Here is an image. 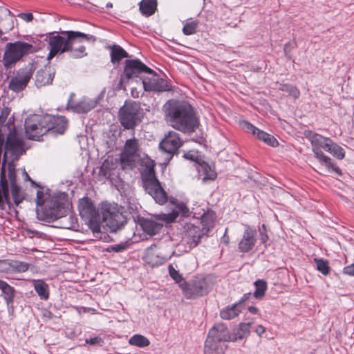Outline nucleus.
Masks as SVG:
<instances>
[{
    "mask_svg": "<svg viewBox=\"0 0 354 354\" xmlns=\"http://www.w3.org/2000/svg\"><path fill=\"white\" fill-rule=\"evenodd\" d=\"M105 174L106 175L108 174L109 176H111V172H109V173H106Z\"/></svg>",
    "mask_w": 354,
    "mask_h": 354,
    "instance_id": "obj_60",
    "label": "nucleus"
},
{
    "mask_svg": "<svg viewBox=\"0 0 354 354\" xmlns=\"http://www.w3.org/2000/svg\"><path fill=\"white\" fill-rule=\"evenodd\" d=\"M18 17L27 22L31 21L33 19L32 14L29 13V12L28 13H20V14H19Z\"/></svg>",
    "mask_w": 354,
    "mask_h": 354,
    "instance_id": "obj_48",
    "label": "nucleus"
},
{
    "mask_svg": "<svg viewBox=\"0 0 354 354\" xmlns=\"http://www.w3.org/2000/svg\"><path fill=\"white\" fill-rule=\"evenodd\" d=\"M241 312V302L233 304L232 306H228L221 310L220 316L224 319H232L237 317Z\"/></svg>",
    "mask_w": 354,
    "mask_h": 354,
    "instance_id": "obj_30",
    "label": "nucleus"
},
{
    "mask_svg": "<svg viewBox=\"0 0 354 354\" xmlns=\"http://www.w3.org/2000/svg\"><path fill=\"white\" fill-rule=\"evenodd\" d=\"M211 285L202 277H195L182 285V292L187 299H194L207 295L211 290Z\"/></svg>",
    "mask_w": 354,
    "mask_h": 354,
    "instance_id": "obj_8",
    "label": "nucleus"
},
{
    "mask_svg": "<svg viewBox=\"0 0 354 354\" xmlns=\"http://www.w3.org/2000/svg\"><path fill=\"white\" fill-rule=\"evenodd\" d=\"M248 310L252 313V314H257L259 313V309L254 306H250L248 308Z\"/></svg>",
    "mask_w": 354,
    "mask_h": 354,
    "instance_id": "obj_55",
    "label": "nucleus"
},
{
    "mask_svg": "<svg viewBox=\"0 0 354 354\" xmlns=\"http://www.w3.org/2000/svg\"><path fill=\"white\" fill-rule=\"evenodd\" d=\"M310 140L313 152L314 149H320L321 148L327 151L332 141L330 138L322 136L317 133L313 134L310 138Z\"/></svg>",
    "mask_w": 354,
    "mask_h": 354,
    "instance_id": "obj_29",
    "label": "nucleus"
},
{
    "mask_svg": "<svg viewBox=\"0 0 354 354\" xmlns=\"http://www.w3.org/2000/svg\"><path fill=\"white\" fill-rule=\"evenodd\" d=\"M230 341V334L223 324H215L209 330L205 342L204 354H224L226 342Z\"/></svg>",
    "mask_w": 354,
    "mask_h": 354,
    "instance_id": "obj_5",
    "label": "nucleus"
},
{
    "mask_svg": "<svg viewBox=\"0 0 354 354\" xmlns=\"http://www.w3.org/2000/svg\"><path fill=\"white\" fill-rule=\"evenodd\" d=\"M165 118L171 127L184 133L193 132L198 124L193 108L185 102L169 101Z\"/></svg>",
    "mask_w": 354,
    "mask_h": 354,
    "instance_id": "obj_3",
    "label": "nucleus"
},
{
    "mask_svg": "<svg viewBox=\"0 0 354 354\" xmlns=\"http://www.w3.org/2000/svg\"><path fill=\"white\" fill-rule=\"evenodd\" d=\"M23 174H24L26 180H31L30 178L29 177L28 174L26 173V171H24Z\"/></svg>",
    "mask_w": 354,
    "mask_h": 354,
    "instance_id": "obj_57",
    "label": "nucleus"
},
{
    "mask_svg": "<svg viewBox=\"0 0 354 354\" xmlns=\"http://www.w3.org/2000/svg\"><path fill=\"white\" fill-rule=\"evenodd\" d=\"M281 91L288 93L294 98H297L299 96V91L294 86L290 84H282L279 88Z\"/></svg>",
    "mask_w": 354,
    "mask_h": 354,
    "instance_id": "obj_43",
    "label": "nucleus"
},
{
    "mask_svg": "<svg viewBox=\"0 0 354 354\" xmlns=\"http://www.w3.org/2000/svg\"><path fill=\"white\" fill-rule=\"evenodd\" d=\"M33 73L32 66H28L20 71L9 82V88L15 92H19L26 88Z\"/></svg>",
    "mask_w": 354,
    "mask_h": 354,
    "instance_id": "obj_16",
    "label": "nucleus"
},
{
    "mask_svg": "<svg viewBox=\"0 0 354 354\" xmlns=\"http://www.w3.org/2000/svg\"><path fill=\"white\" fill-rule=\"evenodd\" d=\"M314 261L316 264V268L324 275H328L330 272L328 262L323 259L315 258Z\"/></svg>",
    "mask_w": 354,
    "mask_h": 354,
    "instance_id": "obj_39",
    "label": "nucleus"
},
{
    "mask_svg": "<svg viewBox=\"0 0 354 354\" xmlns=\"http://www.w3.org/2000/svg\"><path fill=\"white\" fill-rule=\"evenodd\" d=\"M34 288L37 295L43 299H47L49 296L48 286L41 280H33Z\"/></svg>",
    "mask_w": 354,
    "mask_h": 354,
    "instance_id": "obj_34",
    "label": "nucleus"
},
{
    "mask_svg": "<svg viewBox=\"0 0 354 354\" xmlns=\"http://www.w3.org/2000/svg\"><path fill=\"white\" fill-rule=\"evenodd\" d=\"M54 76V68H51L50 66H46L44 68L37 71L36 74V86L41 87L51 84Z\"/></svg>",
    "mask_w": 354,
    "mask_h": 354,
    "instance_id": "obj_25",
    "label": "nucleus"
},
{
    "mask_svg": "<svg viewBox=\"0 0 354 354\" xmlns=\"http://www.w3.org/2000/svg\"><path fill=\"white\" fill-rule=\"evenodd\" d=\"M131 95L133 97H139V92L137 91L136 90H134V89H132L131 90Z\"/></svg>",
    "mask_w": 354,
    "mask_h": 354,
    "instance_id": "obj_56",
    "label": "nucleus"
},
{
    "mask_svg": "<svg viewBox=\"0 0 354 354\" xmlns=\"http://www.w3.org/2000/svg\"><path fill=\"white\" fill-rule=\"evenodd\" d=\"M168 270L170 277L178 284L179 287L182 288L183 283H185L183 276L173 267L172 265H169Z\"/></svg>",
    "mask_w": 354,
    "mask_h": 354,
    "instance_id": "obj_41",
    "label": "nucleus"
},
{
    "mask_svg": "<svg viewBox=\"0 0 354 354\" xmlns=\"http://www.w3.org/2000/svg\"><path fill=\"white\" fill-rule=\"evenodd\" d=\"M25 152L21 138L14 129L10 131L5 145V152L0 171V185L2 187L3 196L6 203L10 207L9 200L8 183L10 184L11 193L15 203L17 205L24 198L20 187L16 184V169L14 162Z\"/></svg>",
    "mask_w": 354,
    "mask_h": 354,
    "instance_id": "obj_1",
    "label": "nucleus"
},
{
    "mask_svg": "<svg viewBox=\"0 0 354 354\" xmlns=\"http://www.w3.org/2000/svg\"><path fill=\"white\" fill-rule=\"evenodd\" d=\"M214 214L212 212L204 213L201 216V221L199 223L203 229L207 230V233L214 225Z\"/></svg>",
    "mask_w": 354,
    "mask_h": 354,
    "instance_id": "obj_37",
    "label": "nucleus"
},
{
    "mask_svg": "<svg viewBox=\"0 0 354 354\" xmlns=\"http://www.w3.org/2000/svg\"><path fill=\"white\" fill-rule=\"evenodd\" d=\"M29 264L20 261L3 260L0 261V269L7 273H20L27 271Z\"/></svg>",
    "mask_w": 354,
    "mask_h": 354,
    "instance_id": "obj_22",
    "label": "nucleus"
},
{
    "mask_svg": "<svg viewBox=\"0 0 354 354\" xmlns=\"http://www.w3.org/2000/svg\"><path fill=\"white\" fill-rule=\"evenodd\" d=\"M128 57V53L120 46L114 45L111 48V59L113 63L119 62L122 58Z\"/></svg>",
    "mask_w": 354,
    "mask_h": 354,
    "instance_id": "obj_35",
    "label": "nucleus"
},
{
    "mask_svg": "<svg viewBox=\"0 0 354 354\" xmlns=\"http://www.w3.org/2000/svg\"><path fill=\"white\" fill-rule=\"evenodd\" d=\"M127 246L128 245L127 243H120V244H117V245H111V246L109 247L107 249V251L108 252L113 251V252H122L124 250H126Z\"/></svg>",
    "mask_w": 354,
    "mask_h": 354,
    "instance_id": "obj_46",
    "label": "nucleus"
},
{
    "mask_svg": "<svg viewBox=\"0 0 354 354\" xmlns=\"http://www.w3.org/2000/svg\"><path fill=\"white\" fill-rule=\"evenodd\" d=\"M140 223L143 231L149 235L158 233L162 227L161 223L149 218H143Z\"/></svg>",
    "mask_w": 354,
    "mask_h": 354,
    "instance_id": "obj_28",
    "label": "nucleus"
},
{
    "mask_svg": "<svg viewBox=\"0 0 354 354\" xmlns=\"http://www.w3.org/2000/svg\"><path fill=\"white\" fill-rule=\"evenodd\" d=\"M37 204L41 206V209L37 210L39 219L48 222L66 217L68 212L59 197L50 196L40 191L37 193Z\"/></svg>",
    "mask_w": 354,
    "mask_h": 354,
    "instance_id": "obj_4",
    "label": "nucleus"
},
{
    "mask_svg": "<svg viewBox=\"0 0 354 354\" xmlns=\"http://www.w3.org/2000/svg\"><path fill=\"white\" fill-rule=\"evenodd\" d=\"M86 343L90 345H95L102 342V338L100 337H94L90 339H86Z\"/></svg>",
    "mask_w": 354,
    "mask_h": 354,
    "instance_id": "obj_47",
    "label": "nucleus"
},
{
    "mask_svg": "<svg viewBox=\"0 0 354 354\" xmlns=\"http://www.w3.org/2000/svg\"><path fill=\"white\" fill-rule=\"evenodd\" d=\"M142 73L152 74L153 71L139 59L126 60L124 73L120 78V84H127L131 79L138 77Z\"/></svg>",
    "mask_w": 354,
    "mask_h": 354,
    "instance_id": "obj_13",
    "label": "nucleus"
},
{
    "mask_svg": "<svg viewBox=\"0 0 354 354\" xmlns=\"http://www.w3.org/2000/svg\"><path fill=\"white\" fill-rule=\"evenodd\" d=\"M188 208L182 203L175 204L174 209L169 213H161L155 214L153 216L157 221H162L167 223H171L181 214L183 216H187Z\"/></svg>",
    "mask_w": 354,
    "mask_h": 354,
    "instance_id": "obj_18",
    "label": "nucleus"
},
{
    "mask_svg": "<svg viewBox=\"0 0 354 354\" xmlns=\"http://www.w3.org/2000/svg\"><path fill=\"white\" fill-rule=\"evenodd\" d=\"M260 239H261V241L263 243H266L268 241V235L266 234L263 233L262 232H261V238H260Z\"/></svg>",
    "mask_w": 354,
    "mask_h": 354,
    "instance_id": "obj_54",
    "label": "nucleus"
},
{
    "mask_svg": "<svg viewBox=\"0 0 354 354\" xmlns=\"http://www.w3.org/2000/svg\"><path fill=\"white\" fill-rule=\"evenodd\" d=\"M140 110V104L132 101L126 102L120 109L119 120L124 129H133L138 123V113Z\"/></svg>",
    "mask_w": 354,
    "mask_h": 354,
    "instance_id": "obj_10",
    "label": "nucleus"
},
{
    "mask_svg": "<svg viewBox=\"0 0 354 354\" xmlns=\"http://www.w3.org/2000/svg\"><path fill=\"white\" fill-rule=\"evenodd\" d=\"M3 35V31L0 29V37L2 36Z\"/></svg>",
    "mask_w": 354,
    "mask_h": 354,
    "instance_id": "obj_58",
    "label": "nucleus"
},
{
    "mask_svg": "<svg viewBox=\"0 0 354 354\" xmlns=\"http://www.w3.org/2000/svg\"><path fill=\"white\" fill-rule=\"evenodd\" d=\"M85 223L88 225L93 234H95L100 232V225L97 217H94L92 219H88L85 221Z\"/></svg>",
    "mask_w": 354,
    "mask_h": 354,
    "instance_id": "obj_44",
    "label": "nucleus"
},
{
    "mask_svg": "<svg viewBox=\"0 0 354 354\" xmlns=\"http://www.w3.org/2000/svg\"><path fill=\"white\" fill-rule=\"evenodd\" d=\"M139 144L136 138L128 139L120 155V165L122 169H131L139 158Z\"/></svg>",
    "mask_w": 354,
    "mask_h": 354,
    "instance_id": "obj_11",
    "label": "nucleus"
},
{
    "mask_svg": "<svg viewBox=\"0 0 354 354\" xmlns=\"http://www.w3.org/2000/svg\"><path fill=\"white\" fill-rule=\"evenodd\" d=\"M49 118L46 115H32L25 121V131L29 139L39 138L49 131L46 127V121Z\"/></svg>",
    "mask_w": 354,
    "mask_h": 354,
    "instance_id": "obj_9",
    "label": "nucleus"
},
{
    "mask_svg": "<svg viewBox=\"0 0 354 354\" xmlns=\"http://www.w3.org/2000/svg\"><path fill=\"white\" fill-rule=\"evenodd\" d=\"M201 168L204 174L203 180H214L216 178V173L209 165L203 163V165H201Z\"/></svg>",
    "mask_w": 354,
    "mask_h": 354,
    "instance_id": "obj_42",
    "label": "nucleus"
},
{
    "mask_svg": "<svg viewBox=\"0 0 354 354\" xmlns=\"http://www.w3.org/2000/svg\"><path fill=\"white\" fill-rule=\"evenodd\" d=\"M157 6V0H142L140 4L141 12L146 16L152 15Z\"/></svg>",
    "mask_w": 354,
    "mask_h": 354,
    "instance_id": "obj_32",
    "label": "nucleus"
},
{
    "mask_svg": "<svg viewBox=\"0 0 354 354\" xmlns=\"http://www.w3.org/2000/svg\"><path fill=\"white\" fill-rule=\"evenodd\" d=\"M227 229L225 230L223 236L221 239V242L225 245H228L230 243V237L227 235Z\"/></svg>",
    "mask_w": 354,
    "mask_h": 354,
    "instance_id": "obj_52",
    "label": "nucleus"
},
{
    "mask_svg": "<svg viewBox=\"0 0 354 354\" xmlns=\"http://www.w3.org/2000/svg\"><path fill=\"white\" fill-rule=\"evenodd\" d=\"M143 88L147 91H165L169 89L167 82L153 75L151 78H145L142 81Z\"/></svg>",
    "mask_w": 354,
    "mask_h": 354,
    "instance_id": "obj_19",
    "label": "nucleus"
},
{
    "mask_svg": "<svg viewBox=\"0 0 354 354\" xmlns=\"http://www.w3.org/2000/svg\"><path fill=\"white\" fill-rule=\"evenodd\" d=\"M262 228H263V230H265V225H262Z\"/></svg>",
    "mask_w": 354,
    "mask_h": 354,
    "instance_id": "obj_61",
    "label": "nucleus"
},
{
    "mask_svg": "<svg viewBox=\"0 0 354 354\" xmlns=\"http://www.w3.org/2000/svg\"><path fill=\"white\" fill-rule=\"evenodd\" d=\"M129 344L131 346L143 348L150 344L149 340L144 335L136 334L129 339Z\"/></svg>",
    "mask_w": 354,
    "mask_h": 354,
    "instance_id": "obj_36",
    "label": "nucleus"
},
{
    "mask_svg": "<svg viewBox=\"0 0 354 354\" xmlns=\"http://www.w3.org/2000/svg\"><path fill=\"white\" fill-rule=\"evenodd\" d=\"M49 118L46 121V127H49L48 132L52 133L62 134L67 128L68 121L64 116H53L46 115Z\"/></svg>",
    "mask_w": 354,
    "mask_h": 354,
    "instance_id": "obj_20",
    "label": "nucleus"
},
{
    "mask_svg": "<svg viewBox=\"0 0 354 354\" xmlns=\"http://www.w3.org/2000/svg\"><path fill=\"white\" fill-rule=\"evenodd\" d=\"M256 243L255 231L246 226L243 236L238 244L239 252L245 253L252 250Z\"/></svg>",
    "mask_w": 354,
    "mask_h": 354,
    "instance_id": "obj_21",
    "label": "nucleus"
},
{
    "mask_svg": "<svg viewBox=\"0 0 354 354\" xmlns=\"http://www.w3.org/2000/svg\"><path fill=\"white\" fill-rule=\"evenodd\" d=\"M109 169H110V167H109V160H105L104 162V163L102 165V169L104 170L106 172V170H108Z\"/></svg>",
    "mask_w": 354,
    "mask_h": 354,
    "instance_id": "obj_53",
    "label": "nucleus"
},
{
    "mask_svg": "<svg viewBox=\"0 0 354 354\" xmlns=\"http://www.w3.org/2000/svg\"><path fill=\"white\" fill-rule=\"evenodd\" d=\"M184 157L186 158V159H189V160H196V158H197V154L194 152V151H189L186 153L184 154Z\"/></svg>",
    "mask_w": 354,
    "mask_h": 354,
    "instance_id": "obj_50",
    "label": "nucleus"
},
{
    "mask_svg": "<svg viewBox=\"0 0 354 354\" xmlns=\"http://www.w3.org/2000/svg\"><path fill=\"white\" fill-rule=\"evenodd\" d=\"M252 323H240L236 330L233 333L232 337L230 336V341H236L242 339L250 335Z\"/></svg>",
    "mask_w": 354,
    "mask_h": 354,
    "instance_id": "obj_31",
    "label": "nucleus"
},
{
    "mask_svg": "<svg viewBox=\"0 0 354 354\" xmlns=\"http://www.w3.org/2000/svg\"><path fill=\"white\" fill-rule=\"evenodd\" d=\"M107 7H112V4L111 3H107Z\"/></svg>",
    "mask_w": 354,
    "mask_h": 354,
    "instance_id": "obj_59",
    "label": "nucleus"
},
{
    "mask_svg": "<svg viewBox=\"0 0 354 354\" xmlns=\"http://www.w3.org/2000/svg\"><path fill=\"white\" fill-rule=\"evenodd\" d=\"M182 140L179 136V134L175 131H169L165 138L160 143V149L164 152L167 153L169 158V160L173 154L182 145Z\"/></svg>",
    "mask_w": 354,
    "mask_h": 354,
    "instance_id": "obj_15",
    "label": "nucleus"
},
{
    "mask_svg": "<svg viewBox=\"0 0 354 354\" xmlns=\"http://www.w3.org/2000/svg\"><path fill=\"white\" fill-rule=\"evenodd\" d=\"M198 23L196 21H191L186 23L183 28V32L186 35H193L196 31Z\"/></svg>",
    "mask_w": 354,
    "mask_h": 354,
    "instance_id": "obj_45",
    "label": "nucleus"
},
{
    "mask_svg": "<svg viewBox=\"0 0 354 354\" xmlns=\"http://www.w3.org/2000/svg\"><path fill=\"white\" fill-rule=\"evenodd\" d=\"M185 236L190 240L189 244L192 247H195L198 245L201 238L207 234V230L203 229V227L198 223V225L187 223L184 226Z\"/></svg>",
    "mask_w": 354,
    "mask_h": 354,
    "instance_id": "obj_17",
    "label": "nucleus"
},
{
    "mask_svg": "<svg viewBox=\"0 0 354 354\" xmlns=\"http://www.w3.org/2000/svg\"><path fill=\"white\" fill-rule=\"evenodd\" d=\"M66 228H70L71 227L69 226H65Z\"/></svg>",
    "mask_w": 354,
    "mask_h": 354,
    "instance_id": "obj_62",
    "label": "nucleus"
},
{
    "mask_svg": "<svg viewBox=\"0 0 354 354\" xmlns=\"http://www.w3.org/2000/svg\"><path fill=\"white\" fill-rule=\"evenodd\" d=\"M97 103V101L95 99L83 97L77 103L72 105L71 109L79 113H87L95 107Z\"/></svg>",
    "mask_w": 354,
    "mask_h": 354,
    "instance_id": "obj_27",
    "label": "nucleus"
},
{
    "mask_svg": "<svg viewBox=\"0 0 354 354\" xmlns=\"http://www.w3.org/2000/svg\"><path fill=\"white\" fill-rule=\"evenodd\" d=\"M254 332L259 335V336H261L265 332H266V328L264 326H263L262 325H258L255 330H254Z\"/></svg>",
    "mask_w": 354,
    "mask_h": 354,
    "instance_id": "obj_51",
    "label": "nucleus"
},
{
    "mask_svg": "<svg viewBox=\"0 0 354 354\" xmlns=\"http://www.w3.org/2000/svg\"><path fill=\"white\" fill-rule=\"evenodd\" d=\"M0 290L2 292V295L7 304L12 303L14 298V288L7 282L0 280Z\"/></svg>",
    "mask_w": 354,
    "mask_h": 354,
    "instance_id": "obj_33",
    "label": "nucleus"
},
{
    "mask_svg": "<svg viewBox=\"0 0 354 354\" xmlns=\"http://www.w3.org/2000/svg\"><path fill=\"white\" fill-rule=\"evenodd\" d=\"M96 39L93 35H88L78 31H66L62 35H51L48 37V44L49 53L47 57L50 60L57 54L65 52L69 53V56L73 59H80L87 55L85 44H93Z\"/></svg>",
    "mask_w": 354,
    "mask_h": 354,
    "instance_id": "obj_2",
    "label": "nucleus"
},
{
    "mask_svg": "<svg viewBox=\"0 0 354 354\" xmlns=\"http://www.w3.org/2000/svg\"><path fill=\"white\" fill-rule=\"evenodd\" d=\"M243 128L245 129L248 131L251 132L252 134L256 135L257 137L266 143L267 145L272 146V147H276L278 145L277 140L274 138V136L267 133L266 132H264L252 124H250L248 122H243L242 123Z\"/></svg>",
    "mask_w": 354,
    "mask_h": 354,
    "instance_id": "obj_23",
    "label": "nucleus"
},
{
    "mask_svg": "<svg viewBox=\"0 0 354 354\" xmlns=\"http://www.w3.org/2000/svg\"><path fill=\"white\" fill-rule=\"evenodd\" d=\"M36 48L32 45L24 41L8 43L3 54V64L10 68L19 61L24 56L33 53Z\"/></svg>",
    "mask_w": 354,
    "mask_h": 354,
    "instance_id": "obj_6",
    "label": "nucleus"
},
{
    "mask_svg": "<svg viewBox=\"0 0 354 354\" xmlns=\"http://www.w3.org/2000/svg\"><path fill=\"white\" fill-rule=\"evenodd\" d=\"M142 183L145 191L157 203L163 205L167 202V195L155 176L152 169H149L147 173L142 175Z\"/></svg>",
    "mask_w": 354,
    "mask_h": 354,
    "instance_id": "obj_7",
    "label": "nucleus"
},
{
    "mask_svg": "<svg viewBox=\"0 0 354 354\" xmlns=\"http://www.w3.org/2000/svg\"><path fill=\"white\" fill-rule=\"evenodd\" d=\"M174 254V251L172 249L165 251L161 247L154 245L146 250L143 260L149 266L157 267L167 262Z\"/></svg>",
    "mask_w": 354,
    "mask_h": 354,
    "instance_id": "obj_12",
    "label": "nucleus"
},
{
    "mask_svg": "<svg viewBox=\"0 0 354 354\" xmlns=\"http://www.w3.org/2000/svg\"><path fill=\"white\" fill-rule=\"evenodd\" d=\"M327 152L330 153L339 160H342L345 157V151L344 149L333 140L331 141Z\"/></svg>",
    "mask_w": 354,
    "mask_h": 354,
    "instance_id": "obj_38",
    "label": "nucleus"
},
{
    "mask_svg": "<svg viewBox=\"0 0 354 354\" xmlns=\"http://www.w3.org/2000/svg\"><path fill=\"white\" fill-rule=\"evenodd\" d=\"M256 290L254 292V297L257 299L263 297L267 289V284L265 281L257 280L254 283Z\"/></svg>",
    "mask_w": 354,
    "mask_h": 354,
    "instance_id": "obj_40",
    "label": "nucleus"
},
{
    "mask_svg": "<svg viewBox=\"0 0 354 354\" xmlns=\"http://www.w3.org/2000/svg\"><path fill=\"white\" fill-rule=\"evenodd\" d=\"M343 272L349 276H354V263L346 266L343 270Z\"/></svg>",
    "mask_w": 354,
    "mask_h": 354,
    "instance_id": "obj_49",
    "label": "nucleus"
},
{
    "mask_svg": "<svg viewBox=\"0 0 354 354\" xmlns=\"http://www.w3.org/2000/svg\"><path fill=\"white\" fill-rule=\"evenodd\" d=\"M78 209L80 215L85 221L98 217L95 207L88 198H83L79 201Z\"/></svg>",
    "mask_w": 354,
    "mask_h": 354,
    "instance_id": "obj_24",
    "label": "nucleus"
},
{
    "mask_svg": "<svg viewBox=\"0 0 354 354\" xmlns=\"http://www.w3.org/2000/svg\"><path fill=\"white\" fill-rule=\"evenodd\" d=\"M102 221L111 231L115 230L122 223V214L116 204H104L102 208Z\"/></svg>",
    "mask_w": 354,
    "mask_h": 354,
    "instance_id": "obj_14",
    "label": "nucleus"
},
{
    "mask_svg": "<svg viewBox=\"0 0 354 354\" xmlns=\"http://www.w3.org/2000/svg\"><path fill=\"white\" fill-rule=\"evenodd\" d=\"M314 154L319 162L324 165L328 171H334L339 175L341 174L340 169L336 166L333 160L328 156L325 155L321 149H314Z\"/></svg>",
    "mask_w": 354,
    "mask_h": 354,
    "instance_id": "obj_26",
    "label": "nucleus"
}]
</instances>
